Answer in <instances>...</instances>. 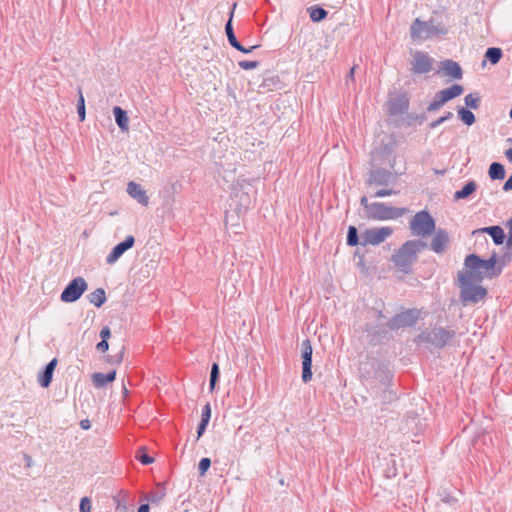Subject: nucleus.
<instances>
[{
	"label": "nucleus",
	"mask_w": 512,
	"mask_h": 512,
	"mask_svg": "<svg viewBox=\"0 0 512 512\" xmlns=\"http://www.w3.org/2000/svg\"><path fill=\"white\" fill-rule=\"evenodd\" d=\"M211 466L210 458L204 457L199 461L198 472L200 476H204Z\"/></svg>",
	"instance_id": "42"
},
{
	"label": "nucleus",
	"mask_w": 512,
	"mask_h": 512,
	"mask_svg": "<svg viewBox=\"0 0 512 512\" xmlns=\"http://www.w3.org/2000/svg\"><path fill=\"white\" fill-rule=\"evenodd\" d=\"M281 82L278 76H268L265 77L260 84V88L264 89L265 91H272L274 89H277L280 86Z\"/></svg>",
	"instance_id": "34"
},
{
	"label": "nucleus",
	"mask_w": 512,
	"mask_h": 512,
	"mask_svg": "<svg viewBox=\"0 0 512 512\" xmlns=\"http://www.w3.org/2000/svg\"><path fill=\"white\" fill-rule=\"evenodd\" d=\"M137 512H150L149 505L148 504L140 505Z\"/></svg>",
	"instance_id": "60"
},
{
	"label": "nucleus",
	"mask_w": 512,
	"mask_h": 512,
	"mask_svg": "<svg viewBox=\"0 0 512 512\" xmlns=\"http://www.w3.org/2000/svg\"><path fill=\"white\" fill-rule=\"evenodd\" d=\"M135 457L143 465H149L154 462V458L147 454L144 447L139 448Z\"/></svg>",
	"instance_id": "40"
},
{
	"label": "nucleus",
	"mask_w": 512,
	"mask_h": 512,
	"mask_svg": "<svg viewBox=\"0 0 512 512\" xmlns=\"http://www.w3.org/2000/svg\"><path fill=\"white\" fill-rule=\"evenodd\" d=\"M409 108V99L405 94L397 95L388 101V110L390 115L399 116Z\"/></svg>",
	"instance_id": "19"
},
{
	"label": "nucleus",
	"mask_w": 512,
	"mask_h": 512,
	"mask_svg": "<svg viewBox=\"0 0 512 512\" xmlns=\"http://www.w3.org/2000/svg\"><path fill=\"white\" fill-rule=\"evenodd\" d=\"M457 114L459 119L467 126H471L476 122V117L473 112L465 107H459Z\"/></svg>",
	"instance_id": "33"
},
{
	"label": "nucleus",
	"mask_w": 512,
	"mask_h": 512,
	"mask_svg": "<svg viewBox=\"0 0 512 512\" xmlns=\"http://www.w3.org/2000/svg\"><path fill=\"white\" fill-rule=\"evenodd\" d=\"M209 422L200 420L198 427H197V439H199L205 432Z\"/></svg>",
	"instance_id": "49"
},
{
	"label": "nucleus",
	"mask_w": 512,
	"mask_h": 512,
	"mask_svg": "<svg viewBox=\"0 0 512 512\" xmlns=\"http://www.w3.org/2000/svg\"><path fill=\"white\" fill-rule=\"evenodd\" d=\"M378 316H379V317H383V313H382V311H380V310L378 311Z\"/></svg>",
	"instance_id": "64"
},
{
	"label": "nucleus",
	"mask_w": 512,
	"mask_h": 512,
	"mask_svg": "<svg viewBox=\"0 0 512 512\" xmlns=\"http://www.w3.org/2000/svg\"><path fill=\"white\" fill-rule=\"evenodd\" d=\"M448 29L443 24L435 25L433 20L422 21L416 18L410 27V36L413 40H427L436 36H444Z\"/></svg>",
	"instance_id": "4"
},
{
	"label": "nucleus",
	"mask_w": 512,
	"mask_h": 512,
	"mask_svg": "<svg viewBox=\"0 0 512 512\" xmlns=\"http://www.w3.org/2000/svg\"><path fill=\"white\" fill-rule=\"evenodd\" d=\"M127 193L134 199H136L140 204L147 206L149 203V197L146 194V191L142 188V186L134 181H130L127 184Z\"/></svg>",
	"instance_id": "21"
},
{
	"label": "nucleus",
	"mask_w": 512,
	"mask_h": 512,
	"mask_svg": "<svg viewBox=\"0 0 512 512\" xmlns=\"http://www.w3.org/2000/svg\"><path fill=\"white\" fill-rule=\"evenodd\" d=\"M396 175V173L394 174L391 171L386 170L384 168H373L369 171L368 178L366 179V184L368 186H388L389 184L395 182Z\"/></svg>",
	"instance_id": "14"
},
{
	"label": "nucleus",
	"mask_w": 512,
	"mask_h": 512,
	"mask_svg": "<svg viewBox=\"0 0 512 512\" xmlns=\"http://www.w3.org/2000/svg\"><path fill=\"white\" fill-rule=\"evenodd\" d=\"M239 67L242 68L243 70H251V69H254L256 67H258L259 65V62L258 61H247V60H242L238 63Z\"/></svg>",
	"instance_id": "44"
},
{
	"label": "nucleus",
	"mask_w": 512,
	"mask_h": 512,
	"mask_svg": "<svg viewBox=\"0 0 512 512\" xmlns=\"http://www.w3.org/2000/svg\"><path fill=\"white\" fill-rule=\"evenodd\" d=\"M507 228H508V240H507V246L512 247V217L507 221Z\"/></svg>",
	"instance_id": "52"
},
{
	"label": "nucleus",
	"mask_w": 512,
	"mask_h": 512,
	"mask_svg": "<svg viewBox=\"0 0 512 512\" xmlns=\"http://www.w3.org/2000/svg\"><path fill=\"white\" fill-rule=\"evenodd\" d=\"M360 204L361 206L364 208L365 210V213H366V217H368V214H369V207H370V204L371 203H368V199L367 197L364 195L361 197L360 199Z\"/></svg>",
	"instance_id": "54"
},
{
	"label": "nucleus",
	"mask_w": 512,
	"mask_h": 512,
	"mask_svg": "<svg viewBox=\"0 0 512 512\" xmlns=\"http://www.w3.org/2000/svg\"><path fill=\"white\" fill-rule=\"evenodd\" d=\"M434 59L427 52L416 51L411 62L413 74H425L432 70Z\"/></svg>",
	"instance_id": "15"
},
{
	"label": "nucleus",
	"mask_w": 512,
	"mask_h": 512,
	"mask_svg": "<svg viewBox=\"0 0 512 512\" xmlns=\"http://www.w3.org/2000/svg\"><path fill=\"white\" fill-rule=\"evenodd\" d=\"M124 356V348L121 349V351L115 355V356H108L107 362L110 364H120L123 360Z\"/></svg>",
	"instance_id": "47"
},
{
	"label": "nucleus",
	"mask_w": 512,
	"mask_h": 512,
	"mask_svg": "<svg viewBox=\"0 0 512 512\" xmlns=\"http://www.w3.org/2000/svg\"><path fill=\"white\" fill-rule=\"evenodd\" d=\"M505 156L507 160L512 163V148H509L505 151Z\"/></svg>",
	"instance_id": "61"
},
{
	"label": "nucleus",
	"mask_w": 512,
	"mask_h": 512,
	"mask_svg": "<svg viewBox=\"0 0 512 512\" xmlns=\"http://www.w3.org/2000/svg\"><path fill=\"white\" fill-rule=\"evenodd\" d=\"M464 266V272L469 273L476 282H482L485 278L494 279L501 274V268L497 267L495 252L486 260L476 254H469L465 257Z\"/></svg>",
	"instance_id": "1"
},
{
	"label": "nucleus",
	"mask_w": 512,
	"mask_h": 512,
	"mask_svg": "<svg viewBox=\"0 0 512 512\" xmlns=\"http://www.w3.org/2000/svg\"><path fill=\"white\" fill-rule=\"evenodd\" d=\"M371 336V341L380 342L384 339H389V331H391L387 325L386 326H375L371 330H368Z\"/></svg>",
	"instance_id": "28"
},
{
	"label": "nucleus",
	"mask_w": 512,
	"mask_h": 512,
	"mask_svg": "<svg viewBox=\"0 0 512 512\" xmlns=\"http://www.w3.org/2000/svg\"><path fill=\"white\" fill-rule=\"evenodd\" d=\"M421 311L416 308L406 309L401 313L395 314L388 322L387 327L391 331H397L400 328L413 327L420 319Z\"/></svg>",
	"instance_id": "8"
},
{
	"label": "nucleus",
	"mask_w": 512,
	"mask_h": 512,
	"mask_svg": "<svg viewBox=\"0 0 512 512\" xmlns=\"http://www.w3.org/2000/svg\"><path fill=\"white\" fill-rule=\"evenodd\" d=\"M115 378H116L115 370H112L106 374L101 373V372H96L92 375V383L95 388L100 389V388L105 387L108 383L113 382L115 380Z\"/></svg>",
	"instance_id": "25"
},
{
	"label": "nucleus",
	"mask_w": 512,
	"mask_h": 512,
	"mask_svg": "<svg viewBox=\"0 0 512 512\" xmlns=\"http://www.w3.org/2000/svg\"><path fill=\"white\" fill-rule=\"evenodd\" d=\"M396 194H398V192L393 189L383 188V189L376 191L373 196L376 198H382V197L396 195Z\"/></svg>",
	"instance_id": "45"
},
{
	"label": "nucleus",
	"mask_w": 512,
	"mask_h": 512,
	"mask_svg": "<svg viewBox=\"0 0 512 512\" xmlns=\"http://www.w3.org/2000/svg\"><path fill=\"white\" fill-rule=\"evenodd\" d=\"M409 228L414 236L426 237L435 231L436 222L427 210H421L413 216Z\"/></svg>",
	"instance_id": "6"
},
{
	"label": "nucleus",
	"mask_w": 512,
	"mask_h": 512,
	"mask_svg": "<svg viewBox=\"0 0 512 512\" xmlns=\"http://www.w3.org/2000/svg\"><path fill=\"white\" fill-rule=\"evenodd\" d=\"M503 56V52L498 47H490L485 52V58L493 65L497 64Z\"/></svg>",
	"instance_id": "35"
},
{
	"label": "nucleus",
	"mask_w": 512,
	"mask_h": 512,
	"mask_svg": "<svg viewBox=\"0 0 512 512\" xmlns=\"http://www.w3.org/2000/svg\"><path fill=\"white\" fill-rule=\"evenodd\" d=\"M442 123H444V118L442 117H439L438 119L432 121L430 124H429V128L430 129H435L437 128L439 125H441Z\"/></svg>",
	"instance_id": "55"
},
{
	"label": "nucleus",
	"mask_w": 512,
	"mask_h": 512,
	"mask_svg": "<svg viewBox=\"0 0 512 512\" xmlns=\"http://www.w3.org/2000/svg\"><path fill=\"white\" fill-rule=\"evenodd\" d=\"M111 336V330L108 326H104L100 331L101 340H108Z\"/></svg>",
	"instance_id": "53"
},
{
	"label": "nucleus",
	"mask_w": 512,
	"mask_h": 512,
	"mask_svg": "<svg viewBox=\"0 0 512 512\" xmlns=\"http://www.w3.org/2000/svg\"><path fill=\"white\" fill-rule=\"evenodd\" d=\"M78 102H77V113L79 117V121L83 122L85 120L86 112H85V100L82 94L81 87H78Z\"/></svg>",
	"instance_id": "38"
},
{
	"label": "nucleus",
	"mask_w": 512,
	"mask_h": 512,
	"mask_svg": "<svg viewBox=\"0 0 512 512\" xmlns=\"http://www.w3.org/2000/svg\"><path fill=\"white\" fill-rule=\"evenodd\" d=\"M80 512H91V501L88 497H83L80 500Z\"/></svg>",
	"instance_id": "46"
},
{
	"label": "nucleus",
	"mask_w": 512,
	"mask_h": 512,
	"mask_svg": "<svg viewBox=\"0 0 512 512\" xmlns=\"http://www.w3.org/2000/svg\"><path fill=\"white\" fill-rule=\"evenodd\" d=\"M56 365H57V359L53 358L48 364H46L44 369L40 372V374L38 376V384L42 388H47L50 386V384L52 382V378H53V372L55 370Z\"/></svg>",
	"instance_id": "22"
},
{
	"label": "nucleus",
	"mask_w": 512,
	"mask_h": 512,
	"mask_svg": "<svg viewBox=\"0 0 512 512\" xmlns=\"http://www.w3.org/2000/svg\"><path fill=\"white\" fill-rule=\"evenodd\" d=\"M210 418H211V407H210V404H209V403H207V404H206V405H204V407L202 408L201 420L206 421V422H209V421H210Z\"/></svg>",
	"instance_id": "48"
},
{
	"label": "nucleus",
	"mask_w": 512,
	"mask_h": 512,
	"mask_svg": "<svg viewBox=\"0 0 512 512\" xmlns=\"http://www.w3.org/2000/svg\"><path fill=\"white\" fill-rule=\"evenodd\" d=\"M439 495L441 497L442 502L446 504L454 505L457 502V499L445 490L440 492Z\"/></svg>",
	"instance_id": "43"
},
{
	"label": "nucleus",
	"mask_w": 512,
	"mask_h": 512,
	"mask_svg": "<svg viewBox=\"0 0 512 512\" xmlns=\"http://www.w3.org/2000/svg\"><path fill=\"white\" fill-rule=\"evenodd\" d=\"M81 427H82L83 429H88V428L90 427V423H89V421H88V420H83V421H81Z\"/></svg>",
	"instance_id": "63"
},
{
	"label": "nucleus",
	"mask_w": 512,
	"mask_h": 512,
	"mask_svg": "<svg viewBox=\"0 0 512 512\" xmlns=\"http://www.w3.org/2000/svg\"><path fill=\"white\" fill-rule=\"evenodd\" d=\"M503 190L506 192L512 190V174L509 176V178L504 183Z\"/></svg>",
	"instance_id": "56"
},
{
	"label": "nucleus",
	"mask_w": 512,
	"mask_h": 512,
	"mask_svg": "<svg viewBox=\"0 0 512 512\" xmlns=\"http://www.w3.org/2000/svg\"><path fill=\"white\" fill-rule=\"evenodd\" d=\"M113 502L116 511L127 512L128 505L132 502V499L128 491L121 489L113 496Z\"/></svg>",
	"instance_id": "24"
},
{
	"label": "nucleus",
	"mask_w": 512,
	"mask_h": 512,
	"mask_svg": "<svg viewBox=\"0 0 512 512\" xmlns=\"http://www.w3.org/2000/svg\"><path fill=\"white\" fill-rule=\"evenodd\" d=\"M249 190H251V185L247 180H243V183H238L237 186L234 187L232 196L238 200V212L247 210L252 205L253 198Z\"/></svg>",
	"instance_id": "11"
},
{
	"label": "nucleus",
	"mask_w": 512,
	"mask_h": 512,
	"mask_svg": "<svg viewBox=\"0 0 512 512\" xmlns=\"http://www.w3.org/2000/svg\"><path fill=\"white\" fill-rule=\"evenodd\" d=\"M432 234L429 244L430 250L438 255H444L448 251L451 241L448 231L444 228H438Z\"/></svg>",
	"instance_id": "13"
},
{
	"label": "nucleus",
	"mask_w": 512,
	"mask_h": 512,
	"mask_svg": "<svg viewBox=\"0 0 512 512\" xmlns=\"http://www.w3.org/2000/svg\"><path fill=\"white\" fill-rule=\"evenodd\" d=\"M236 3L233 4L232 6V9L229 13V19L228 21L226 22L225 24V33H226V36H227V39H228V42L229 44L234 48L236 49L237 51H240L244 54H249L251 53L254 49L258 48L259 45H254V46H251L249 48H246L244 47L237 39L235 33H234V29H233V24H232V20H233V15H234V10L236 8Z\"/></svg>",
	"instance_id": "16"
},
{
	"label": "nucleus",
	"mask_w": 512,
	"mask_h": 512,
	"mask_svg": "<svg viewBox=\"0 0 512 512\" xmlns=\"http://www.w3.org/2000/svg\"><path fill=\"white\" fill-rule=\"evenodd\" d=\"M113 114L115 117L116 124L121 131L126 132L129 130V118L127 112L119 106L113 108Z\"/></svg>",
	"instance_id": "26"
},
{
	"label": "nucleus",
	"mask_w": 512,
	"mask_h": 512,
	"mask_svg": "<svg viewBox=\"0 0 512 512\" xmlns=\"http://www.w3.org/2000/svg\"><path fill=\"white\" fill-rule=\"evenodd\" d=\"M473 233H486L490 235L495 245L503 244L505 239L504 230L499 225L484 227L474 231Z\"/></svg>",
	"instance_id": "23"
},
{
	"label": "nucleus",
	"mask_w": 512,
	"mask_h": 512,
	"mask_svg": "<svg viewBox=\"0 0 512 512\" xmlns=\"http://www.w3.org/2000/svg\"><path fill=\"white\" fill-rule=\"evenodd\" d=\"M87 282L82 277H76L72 279L68 285L64 288L60 295V299L65 303L76 302L83 293L87 290Z\"/></svg>",
	"instance_id": "9"
},
{
	"label": "nucleus",
	"mask_w": 512,
	"mask_h": 512,
	"mask_svg": "<svg viewBox=\"0 0 512 512\" xmlns=\"http://www.w3.org/2000/svg\"><path fill=\"white\" fill-rule=\"evenodd\" d=\"M376 377L380 378L382 385L384 386L383 401H391L396 398V394L390 389L393 380V374L388 369L379 368L376 371Z\"/></svg>",
	"instance_id": "18"
},
{
	"label": "nucleus",
	"mask_w": 512,
	"mask_h": 512,
	"mask_svg": "<svg viewBox=\"0 0 512 512\" xmlns=\"http://www.w3.org/2000/svg\"><path fill=\"white\" fill-rule=\"evenodd\" d=\"M346 242L347 245L351 247L361 244V236H359L358 230L355 226L348 227Z\"/></svg>",
	"instance_id": "36"
},
{
	"label": "nucleus",
	"mask_w": 512,
	"mask_h": 512,
	"mask_svg": "<svg viewBox=\"0 0 512 512\" xmlns=\"http://www.w3.org/2000/svg\"><path fill=\"white\" fill-rule=\"evenodd\" d=\"M457 279L461 289L460 301L464 306L476 304L487 296V289L477 285L478 282L469 273L458 271Z\"/></svg>",
	"instance_id": "3"
},
{
	"label": "nucleus",
	"mask_w": 512,
	"mask_h": 512,
	"mask_svg": "<svg viewBox=\"0 0 512 512\" xmlns=\"http://www.w3.org/2000/svg\"><path fill=\"white\" fill-rule=\"evenodd\" d=\"M24 460H25V466L26 467H31L32 466V458H31V456L25 454L24 455Z\"/></svg>",
	"instance_id": "59"
},
{
	"label": "nucleus",
	"mask_w": 512,
	"mask_h": 512,
	"mask_svg": "<svg viewBox=\"0 0 512 512\" xmlns=\"http://www.w3.org/2000/svg\"><path fill=\"white\" fill-rule=\"evenodd\" d=\"M88 301L95 307L100 308L106 302V293L103 288H97L87 295Z\"/></svg>",
	"instance_id": "29"
},
{
	"label": "nucleus",
	"mask_w": 512,
	"mask_h": 512,
	"mask_svg": "<svg viewBox=\"0 0 512 512\" xmlns=\"http://www.w3.org/2000/svg\"><path fill=\"white\" fill-rule=\"evenodd\" d=\"M312 354L313 348L311 341L305 339L301 343V358H302V381L308 383L312 379Z\"/></svg>",
	"instance_id": "12"
},
{
	"label": "nucleus",
	"mask_w": 512,
	"mask_h": 512,
	"mask_svg": "<svg viewBox=\"0 0 512 512\" xmlns=\"http://www.w3.org/2000/svg\"><path fill=\"white\" fill-rule=\"evenodd\" d=\"M510 257L503 255L502 257H497V267L501 268V272L503 271L504 267L509 263Z\"/></svg>",
	"instance_id": "50"
},
{
	"label": "nucleus",
	"mask_w": 512,
	"mask_h": 512,
	"mask_svg": "<svg viewBox=\"0 0 512 512\" xmlns=\"http://www.w3.org/2000/svg\"><path fill=\"white\" fill-rule=\"evenodd\" d=\"M455 337V331L443 327H434L431 330L425 329L421 331L415 338L414 342L419 345L423 343L431 344L435 348L445 347L449 341Z\"/></svg>",
	"instance_id": "5"
},
{
	"label": "nucleus",
	"mask_w": 512,
	"mask_h": 512,
	"mask_svg": "<svg viewBox=\"0 0 512 512\" xmlns=\"http://www.w3.org/2000/svg\"><path fill=\"white\" fill-rule=\"evenodd\" d=\"M488 175L492 180H502L505 177L504 165L499 162H493L488 170Z\"/></svg>",
	"instance_id": "32"
},
{
	"label": "nucleus",
	"mask_w": 512,
	"mask_h": 512,
	"mask_svg": "<svg viewBox=\"0 0 512 512\" xmlns=\"http://www.w3.org/2000/svg\"><path fill=\"white\" fill-rule=\"evenodd\" d=\"M446 102L442 99L438 92L435 94L433 100L429 103L427 107L428 112L438 111Z\"/></svg>",
	"instance_id": "41"
},
{
	"label": "nucleus",
	"mask_w": 512,
	"mask_h": 512,
	"mask_svg": "<svg viewBox=\"0 0 512 512\" xmlns=\"http://www.w3.org/2000/svg\"><path fill=\"white\" fill-rule=\"evenodd\" d=\"M135 244V238L128 235L124 241L118 243L106 257L107 264H114L127 250L131 249Z\"/></svg>",
	"instance_id": "17"
},
{
	"label": "nucleus",
	"mask_w": 512,
	"mask_h": 512,
	"mask_svg": "<svg viewBox=\"0 0 512 512\" xmlns=\"http://www.w3.org/2000/svg\"><path fill=\"white\" fill-rule=\"evenodd\" d=\"M307 12L309 13L311 21L315 23L323 21L328 15V12L318 5L309 7Z\"/></svg>",
	"instance_id": "31"
},
{
	"label": "nucleus",
	"mask_w": 512,
	"mask_h": 512,
	"mask_svg": "<svg viewBox=\"0 0 512 512\" xmlns=\"http://www.w3.org/2000/svg\"><path fill=\"white\" fill-rule=\"evenodd\" d=\"M165 496V493L164 492H158L156 493L152 498H151V501L152 502H159L161 501Z\"/></svg>",
	"instance_id": "57"
},
{
	"label": "nucleus",
	"mask_w": 512,
	"mask_h": 512,
	"mask_svg": "<svg viewBox=\"0 0 512 512\" xmlns=\"http://www.w3.org/2000/svg\"><path fill=\"white\" fill-rule=\"evenodd\" d=\"M427 247L428 244L421 239L408 240L395 251L391 260L398 271L409 274L418 259V253Z\"/></svg>",
	"instance_id": "2"
},
{
	"label": "nucleus",
	"mask_w": 512,
	"mask_h": 512,
	"mask_svg": "<svg viewBox=\"0 0 512 512\" xmlns=\"http://www.w3.org/2000/svg\"><path fill=\"white\" fill-rule=\"evenodd\" d=\"M408 209L405 207H391L383 202H373L369 207L368 219L372 220H393L405 215Z\"/></svg>",
	"instance_id": "7"
},
{
	"label": "nucleus",
	"mask_w": 512,
	"mask_h": 512,
	"mask_svg": "<svg viewBox=\"0 0 512 512\" xmlns=\"http://www.w3.org/2000/svg\"><path fill=\"white\" fill-rule=\"evenodd\" d=\"M96 349L101 353H105L109 349L108 340H101L97 343Z\"/></svg>",
	"instance_id": "51"
},
{
	"label": "nucleus",
	"mask_w": 512,
	"mask_h": 512,
	"mask_svg": "<svg viewBox=\"0 0 512 512\" xmlns=\"http://www.w3.org/2000/svg\"><path fill=\"white\" fill-rule=\"evenodd\" d=\"M442 118H444V122L451 119L453 117V113L450 112V111H447L445 112V114L443 116H441Z\"/></svg>",
	"instance_id": "62"
},
{
	"label": "nucleus",
	"mask_w": 512,
	"mask_h": 512,
	"mask_svg": "<svg viewBox=\"0 0 512 512\" xmlns=\"http://www.w3.org/2000/svg\"><path fill=\"white\" fill-rule=\"evenodd\" d=\"M355 68H356V66H353V67L349 70V72H348V74H347V76H346V82H348L349 80H351V81H353V80H354Z\"/></svg>",
	"instance_id": "58"
},
{
	"label": "nucleus",
	"mask_w": 512,
	"mask_h": 512,
	"mask_svg": "<svg viewBox=\"0 0 512 512\" xmlns=\"http://www.w3.org/2000/svg\"><path fill=\"white\" fill-rule=\"evenodd\" d=\"M481 98L478 92L469 93L465 96L464 102L466 108L477 110L480 106Z\"/></svg>",
	"instance_id": "37"
},
{
	"label": "nucleus",
	"mask_w": 512,
	"mask_h": 512,
	"mask_svg": "<svg viewBox=\"0 0 512 512\" xmlns=\"http://www.w3.org/2000/svg\"><path fill=\"white\" fill-rule=\"evenodd\" d=\"M220 370L219 365L217 363H213L210 371V380H209V388L210 390H214L218 380H219Z\"/></svg>",
	"instance_id": "39"
},
{
	"label": "nucleus",
	"mask_w": 512,
	"mask_h": 512,
	"mask_svg": "<svg viewBox=\"0 0 512 512\" xmlns=\"http://www.w3.org/2000/svg\"><path fill=\"white\" fill-rule=\"evenodd\" d=\"M464 91V88L460 84H453L451 87L438 91V95L442 97L445 102H448L458 96Z\"/></svg>",
	"instance_id": "27"
},
{
	"label": "nucleus",
	"mask_w": 512,
	"mask_h": 512,
	"mask_svg": "<svg viewBox=\"0 0 512 512\" xmlns=\"http://www.w3.org/2000/svg\"><path fill=\"white\" fill-rule=\"evenodd\" d=\"M393 234L391 227L368 228L361 233V245H379Z\"/></svg>",
	"instance_id": "10"
},
{
	"label": "nucleus",
	"mask_w": 512,
	"mask_h": 512,
	"mask_svg": "<svg viewBox=\"0 0 512 512\" xmlns=\"http://www.w3.org/2000/svg\"><path fill=\"white\" fill-rule=\"evenodd\" d=\"M440 69V71L445 76L451 77L453 79L459 80L463 77V71L461 66L451 59L442 61L440 63Z\"/></svg>",
	"instance_id": "20"
},
{
	"label": "nucleus",
	"mask_w": 512,
	"mask_h": 512,
	"mask_svg": "<svg viewBox=\"0 0 512 512\" xmlns=\"http://www.w3.org/2000/svg\"><path fill=\"white\" fill-rule=\"evenodd\" d=\"M477 189V184L475 181L471 180L469 182H467L463 187L462 189L458 190L455 192L454 194V199L455 200H460V199H466L468 198L470 195H472Z\"/></svg>",
	"instance_id": "30"
}]
</instances>
